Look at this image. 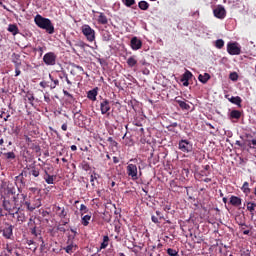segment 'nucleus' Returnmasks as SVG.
Listing matches in <instances>:
<instances>
[{"label":"nucleus","instance_id":"1","mask_svg":"<svg viewBox=\"0 0 256 256\" xmlns=\"http://www.w3.org/2000/svg\"><path fill=\"white\" fill-rule=\"evenodd\" d=\"M4 190V201L3 208L10 215L18 214L20 211L19 201L21 206H23L24 201L28 198L25 193H21L20 195H16V188L11 182L3 180L2 181V191Z\"/></svg>","mask_w":256,"mask_h":256},{"label":"nucleus","instance_id":"2","mask_svg":"<svg viewBox=\"0 0 256 256\" xmlns=\"http://www.w3.org/2000/svg\"><path fill=\"white\" fill-rule=\"evenodd\" d=\"M34 23L36 26L40 27V29H44L48 34H54L55 32V27L53 26L52 21L49 18H43L41 14H36Z\"/></svg>","mask_w":256,"mask_h":256},{"label":"nucleus","instance_id":"3","mask_svg":"<svg viewBox=\"0 0 256 256\" xmlns=\"http://www.w3.org/2000/svg\"><path fill=\"white\" fill-rule=\"evenodd\" d=\"M26 206L27 211L33 212L35 209L40 208L42 206V200L41 198H38L37 196L34 197L33 201H27V198L24 200V203H22V206Z\"/></svg>","mask_w":256,"mask_h":256},{"label":"nucleus","instance_id":"4","mask_svg":"<svg viewBox=\"0 0 256 256\" xmlns=\"http://www.w3.org/2000/svg\"><path fill=\"white\" fill-rule=\"evenodd\" d=\"M81 31H82V34L84 35V37H86V39L88 41H90V42L95 41V38H96L95 30L92 29V27L89 26V24H84L81 27Z\"/></svg>","mask_w":256,"mask_h":256},{"label":"nucleus","instance_id":"5","mask_svg":"<svg viewBox=\"0 0 256 256\" xmlns=\"http://www.w3.org/2000/svg\"><path fill=\"white\" fill-rule=\"evenodd\" d=\"M126 172L127 175L129 177H131L132 181H138L139 176H138V166L133 164V163H129V165L126 168Z\"/></svg>","mask_w":256,"mask_h":256},{"label":"nucleus","instance_id":"6","mask_svg":"<svg viewBox=\"0 0 256 256\" xmlns=\"http://www.w3.org/2000/svg\"><path fill=\"white\" fill-rule=\"evenodd\" d=\"M43 62L47 66H53L57 64V54L55 52H46L43 56Z\"/></svg>","mask_w":256,"mask_h":256},{"label":"nucleus","instance_id":"7","mask_svg":"<svg viewBox=\"0 0 256 256\" xmlns=\"http://www.w3.org/2000/svg\"><path fill=\"white\" fill-rule=\"evenodd\" d=\"M179 150L182 152H192L193 151V144L192 142L188 141V139H181L178 143Z\"/></svg>","mask_w":256,"mask_h":256},{"label":"nucleus","instance_id":"8","mask_svg":"<svg viewBox=\"0 0 256 256\" xmlns=\"http://www.w3.org/2000/svg\"><path fill=\"white\" fill-rule=\"evenodd\" d=\"M227 52L231 56H239V54H241V47L239 46L238 43H228Z\"/></svg>","mask_w":256,"mask_h":256},{"label":"nucleus","instance_id":"9","mask_svg":"<svg viewBox=\"0 0 256 256\" xmlns=\"http://www.w3.org/2000/svg\"><path fill=\"white\" fill-rule=\"evenodd\" d=\"M213 15L218 19H225L227 16V11L223 5H217L213 10Z\"/></svg>","mask_w":256,"mask_h":256},{"label":"nucleus","instance_id":"10","mask_svg":"<svg viewBox=\"0 0 256 256\" xmlns=\"http://www.w3.org/2000/svg\"><path fill=\"white\" fill-rule=\"evenodd\" d=\"M110 100H107V98H103L102 101L100 102V111L102 114H110Z\"/></svg>","mask_w":256,"mask_h":256},{"label":"nucleus","instance_id":"11","mask_svg":"<svg viewBox=\"0 0 256 256\" xmlns=\"http://www.w3.org/2000/svg\"><path fill=\"white\" fill-rule=\"evenodd\" d=\"M143 46V41L140 40V38L138 37H132L131 41H130V47L134 50V51H138V49H141Z\"/></svg>","mask_w":256,"mask_h":256},{"label":"nucleus","instance_id":"12","mask_svg":"<svg viewBox=\"0 0 256 256\" xmlns=\"http://www.w3.org/2000/svg\"><path fill=\"white\" fill-rule=\"evenodd\" d=\"M77 249H78V245L74 244V242L71 241V239H68L67 245L66 247H64V251L72 255V253L76 252Z\"/></svg>","mask_w":256,"mask_h":256},{"label":"nucleus","instance_id":"13","mask_svg":"<svg viewBox=\"0 0 256 256\" xmlns=\"http://www.w3.org/2000/svg\"><path fill=\"white\" fill-rule=\"evenodd\" d=\"M13 228H14L13 225H9V224L4 226V230H3L4 238H6V239H11L12 238Z\"/></svg>","mask_w":256,"mask_h":256},{"label":"nucleus","instance_id":"14","mask_svg":"<svg viewBox=\"0 0 256 256\" xmlns=\"http://www.w3.org/2000/svg\"><path fill=\"white\" fill-rule=\"evenodd\" d=\"M162 220H166L161 211H156V215H152L153 223H161Z\"/></svg>","mask_w":256,"mask_h":256},{"label":"nucleus","instance_id":"15","mask_svg":"<svg viewBox=\"0 0 256 256\" xmlns=\"http://www.w3.org/2000/svg\"><path fill=\"white\" fill-rule=\"evenodd\" d=\"M98 95V87H95V89L89 90L87 97L89 100H92V102H96Z\"/></svg>","mask_w":256,"mask_h":256},{"label":"nucleus","instance_id":"16","mask_svg":"<svg viewBox=\"0 0 256 256\" xmlns=\"http://www.w3.org/2000/svg\"><path fill=\"white\" fill-rule=\"evenodd\" d=\"M230 204H232V206H236L239 207L242 204V200L241 198H239V196H230Z\"/></svg>","mask_w":256,"mask_h":256},{"label":"nucleus","instance_id":"17","mask_svg":"<svg viewBox=\"0 0 256 256\" xmlns=\"http://www.w3.org/2000/svg\"><path fill=\"white\" fill-rule=\"evenodd\" d=\"M92 219V215L86 213L82 218H81V223L84 227H88L90 224V220Z\"/></svg>","mask_w":256,"mask_h":256},{"label":"nucleus","instance_id":"18","mask_svg":"<svg viewBox=\"0 0 256 256\" xmlns=\"http://www.w3.org/2000/svg\"><path fill=\"white\" fill-rule=\"evenodd\" d=\"M56 211L58 212L60 219H65V217H67L68 212L65 210V207L57 206Z\"/></svg>","mask_w":256,"mask_h":256},{"label":"nucleus","instance_id":"19","mask_svg":"<svg viewBox=\"0 0 256 256\" xmlns=\"http://www.w3.org/2000/svg\"><path fill=\"white\" fill-rule=\"evenodd\" d=\"M210 78H211V76L209 73L199 74V76H198L200 83H203V84L208 83Z\"/></svg>","mask_w":256,"mask_h":256},{"label":"nucleus","instance_id":"20","mask_svg":"<svg viewBox=\"0 0 256 256\" xmlns=\"http://www.w3.org/2000/svg\"><path fill=\"white\" fill-rule=\"evenodd\" d=\"M229 102L233 103L234 105L239 106L241 108V103L243 102L242 98L237 96V97H230L228 98Z\"/></svg>","mask_w":256,"mask_h":256},{"label":"nucleus","instance_id":"21","mask_svg":"<svg viewBox=\"0 0 256 256\" xmlns=\"http://www.w3.org/2000/svg\"><path fill=\"white\" fill-rule=\"evenodd\" d=\"M7 31L10 32L12 35L19 34V28L17 24H9Z\"/></svg>","mask_w":256,"mask_h":256},{"label":"nucleus","instance_id":"22","mask_svg":"<svg viewBox=\"0 0 256 256\" xmlns=\"http://www.w3.org/2000/svg\"><path fill=\"white\" fill-rule=\"evenodd\" d=\"M97 21L99 24H103V25L109 23L108 18L106 16V14H104V13H99Z\"/></svg>","mask_w":256,"mask_h":256},{"label":"nucleus","instance_id":"23","mask_svg":"<svg viewBox=\"0 0 256 256\" xmlns=\"http://www.w3.org/2000/svg\"><path fill=\"white\" fill-rule=\"evenodd\" d=\"M55 177L56 176H52L51 174H49L48 171H45L44 179L47 184H54Z\"/></svg>","mask_w":256,"mask_h":256},{"label":"nucleus","instance_id":"24","mask_svg":"<svg viewBox=\"0 0 256 256\" xmlns=\"http://www.w3.org/2000/svg\"><path fill=\"white\" fill-rule=\"evenodd\" d=\"M242 116V112L239 111L238 109H233L231 112H230V118L231 119H240Z\"/></svg>","mask_w":256,"mask_h":256},{"label":"nucleus","instance_id":"25","mask_svg":"<svg viewBox=\"0 0 256 256\" xmlns=\"http://www.w3.org/2000/svg\"><path fill=\"white\" fill-rule=\"evenodd\" d=\"M176 102L178 103V105L180 106L181 109L189 110L191 108V106L188 105V103H186V101L178 100V98H176Z\"/></svg>","mask_w":256,"mask_h":256},{"label":"nucleus","instance_id":"26","mask_svg":"<svg viewBox=\"0 0 256 256\" xmlns=\"http://www.w3.org/2000/svg\"><path fill=\"white\" fill-rule=\"evenodd\" d=\"M16 183L20 184V187L26 185V181L24 179L23 173L19 174V176L16 177Z\"/></svg>","mask_w":256,"mask_h":256},{"label":"nucleus","instance_id":"27","mask_svg":"<svg viewBox=\"0 0 256 256\" xmlns=\"http://www.w3.org/2000/svg\"><path fill=\"white\" fill-rule=\"evenodd\" d=\"M110 237L108 235L103 236V242L100 245V249H106L109 246Z\"/></svg>","mask_w":256,"mask_h":256},{"label":"nucleus","instance_id":"28","mask_svg":"<svg viewBox=\"0 0 256 256\" xmlns=\"http://www.w3.org/2000/svg\"><path fill=\"white\" fill-rule=\"evenodd\" d=\"M127 64L129 65V67H135V65L138 64V60L136 59L135 56H131V57H129V59L127 60Z\"/></svg>","mask_w":256,"mask_h":256},{"label":"nucleus","instance_id":"29","mask_svg":"<svg viewBox=\"0 0 256 256\" xmlns=\"http://www.w3.org/2000/svg\"><path fill=\"white\" fill-rule=\"evenodd\" d=\"M138 7L141 9V10H148V8L150 7L149 3L146 2L145 0H141L139 3H138Z\"/></svg>","mask_w":256,"mask_h":256},{"label":"nucleus","instance_id":"30","mask_svg":"<svg viewBox=\"0 0 256 256\" xmlns=\"http://www.w3.org/2000/svg\"><path fill=\"white\" fill-rule=\"evenodd\" d=\"M49 78L52 81V83L50 84V89H55V87L59 86V79H54L52 74H49Z\"/></svg>","mask_w":256,"mask_h":256},{"label":"nucleus","instance_id":"31","mask_svg":"<svg viewBox=\"0 0 256 256\" xmlns=\"http://www.w3.org/2000/svg\"><path fill=\"white\" fill-rule=\"evenodd\" d=\"M80 212H81V219L89 212L88 207L85 204H81L80 206Z\"/></svg>","mask_w":256,"mask_h":256},{"label":"nucleus","instance_id":"32","mask_svg":"<svg viewBox=\"0 0 256 256\" xmlns=\"http://www.w3.org/2000/svg\"><path fill=\"white\" fill-rule=\"evenodd\" d=\"M193 76V73L191 71L187 70L184 74H182L181 80H187L189 82V79H191Z\"/></svg>","mask_w":256,"mask_h":256},{"label":"nucleus","instance_id":"33","mask_svg":"<svg viewBox=\"0 0 256 256\" xmlns=\"http://www.w3.org/2000/svg\"><path fill=\"white\" fill-rule=\"evenodd\" d=\"M242 192H244L246 195L251 193V188H249V182H244L242 185Z\"/></svg>","mask_w":256,"mask_h":256},{"label":"nucleus","instance_id":"34","mask_svg":"<svg viewBox=\"0 0 256 256\" xmlns=\"http://www.w3.org/2000/svg\"><path fill=\"white\" fill-rule=\"evenodd\" d=\"M256 208V203H252L251 201L247 203V210L251 212V214H254Z\"/></svg>","mask_w":256,"mask_h":256},{"label":"nucleus","instance_id":"35","mask_svg":"<svg viewBox=\"0 0 256 256\" xmlns=\"http://www.w3.org/2000/svg\"><path fill=\"white\" fill-rule=\"evenodd\" d=\"M26 99H28V102H30V105L34 106L35 97L31 92H28L26 94Z\"/></svg>","mask_w":256,"mask_h":256},{"label":"nucleus","instance_id":"36","mask_svg":"<svg viewBox=\"0 0 256 256\" xmlns=\"http://www.w3.org/2000/svg\"><path fill=\"white\" fill-rule=\"evenodd\" d=\"M98 177L99 174L93 171V173L90 175V182L92 183V185H95V181H97Z\"/></svg>","mask_w":256,"mask_h":256},{"label":"nucleus","instance_id":"37","mask_svg":"<svg viewBox=\"0 0 256 256\" xmlns=\"http://www.w3.org/2000/svg\"><path fill=\"white\" fill-rule=\"evenodd\" d=\"M167 253L169 256H179V252L174 248H167Z\"/></svg>","mask_w":256,"mask_h":256},{"label":"nucleus","instance_id":"38","mask_svg":"<svg viewBox=\"0 0 256 256\" xmlns=\"http://www.w3.org/2000/svg\"><path fill=\"white\" fill-rule=\"evenodd\" d=\"M31 174L34 177H38L40 176V169L36 168L35 166H33V168L31 169Z\"/></svg>","mask_w":256,"mask_h":256},{"label":"nucleus","instance_id":"39","mask_svg":"<svg viewBox=\"0 0 256 256\" xmlns=\"http://www.w3.org/2000/svg\"><path fill=\"white\" fill-rule=\"evenodd\" d=\"M103 40H104V41H110V40H112V35H111V33L108 32V31L104 32V33H103Z\"/></svg>","mask_w":256,"mask_h":256},{"label":"nucleus","instance_id":"40","mask_svg":"<svg viewBox=\"0 0 256 256\" xmlns=\"http://www.w3.org/2000/svg\"><path fill=\"white\" fill-rule=\"evenodd\" d=\"M224 44H225V42H224V40H222V39H219V40H216V41H215V46H216V48H218V49L223 48Z\"/></svg>","mask_w":256,"mask_h":256},{"label":"nucleus","instance_id":"41","mask_svg":"<svg viewBox=\"0 0 256 256\" xmlns=\"http://www.w3.org/2000/svg\"><path fill=\"white\" fill-rule=\"evenodd\" d=\"M4 156L6 159H16V154H14V152L4 153Z\"/></svg>","mask_w":256,"mask_h":256},{"label":"nucleus","instance_id":"42","mask_svg":"<svg viewBox=\"0 0 256 256\" xmlns=\"http://www.w3.org/2000/svg\"><path fill=\"white\" fill-rule=\"evenodd\" d=\"M229 78H230L232 81H237V79L239 78V74H237L236 71H234L233 73H230V74H229Z\"/></svg>","mask_w":256,"mask_h":256},{"label":"nucleus","instance_id":"43","mask_svg":"<svg viewBox=\"0 0 256 256\" xmlns=\"http://www.w3.org/2000/svg\"><path fill=\"white\" fill-rule=\"evenodd\" d=\"M124 4L126 5V7H132L136 4V0H125Z\"/></svg>","mask_w":256,"mask_h":256},{"label":"nucleus","instance_id":"44","mask_svg":"<svg viewBox=\"0 0 256 256\" xmlns=\"http://www.w3.org/2000/svg\"><path fill=\"white\" fill-rule=\"evenodd\" d=\"M82 168H83L84 171H89V170H91L90 163H88V162H83V163H82Z\"/></svg>","mask_w":256,"mask_h":256},{"label":"nucleus","instance_id":"45","mask_svg":"<svg viewBox=\"0 0 256 256\" xmlns=\"http://www.w3.org/2000/svg\"><path fill=\"white\" fill-rule=\"evenodd\" d=\"M75 45L78 46L79 48H82V49H85L86 46H87L85 41H78Z\"/></svg>","mask_w":256,"mask_h":256},{"label":"nucleus","instance_id":"46","mask_svg":"<svg viewBox=\"0 0 256 256\" xmlns=\"http://www.w3.org/2000/svg\"><path fill=\"white\" fill-rule=\"evenodd\" d=\"M63 94L68 97V99L70 100H74L73 94H70V92H68V90H63Z\"/></svg>","mask_w":256,"mask_h":256},{"label":"nucleus","instance_id":"47","mask_svg":"<svg viewBox=\"0 0 256 256\" xmlns=\"http://www.w3.org/2000/svg\"><path fill=\"white\" fill-rule=\"evenodd\" d=\"M35 51H38V53H40V57H42L44 53V48L42 46H38Z\"/></svg>","mask_w":256,"mask_h":256},{"label":"nucleus","instance_id":"48","mask_svg":"<svg viewBox=\"0 0 256 256\" xmlns=\"http://www.w3.org/2000/svg\"><path fill=\"white\" fill-rule=\"evenodd\" d=\"M73 67L77 68L79 72H82L83 74L85 73V70L81 65L74 64Z\"/></svg>","mask_w":256,"mask_h":256},{"label":"nucleus","instance_id":"49","mask_svg":"<svg viewBox=\"0 0 256 256\" xmlns=\"http://www.w3.org/2000/svg\"><path fill=\"white\" fill-rule=\"evenodd\" d=\"M31 230V234L34 235V236H38V233H37V226H33L32 228H30Z\"/></svg>","mask_w":256,"mask_h":256},{"label":"nucleus","instance_id":"50","mask_svg":"<svg viewBox=\"0 0 256 256\" xmlns=\"http://www.w3.org/2000/svg\"><path fill=\"white\" fill-rule=\"evenodd\" d=\"M64 78L66 79V83L69 84V86H72L73 82L70 81L67 73H64Z\"/></svg>","mask_w":256,"mask_h":256},{"label":"nucleus","instance_id":"51","mask_svg":"<svg viewBox=\"0 0 256 256\" xmlns=\"http://www.w3.org/2000/svg\"><path fill=\"white\" fill-rule=\"evenodd\" d=\"M164 211H165V212L171 211V204H165V206H164Z\"/></svg>","mask_w":256,"mask_h":256},{"label":"nucleus","instance_id":"52","mask_svg":"<svg viewBox=\"0 0 256 256\" xmlns=\"http://www.w3.org/2000/svg\"><path fill=\"white\" fill-rule=\"evenodd\" d=\"M26 244H28V246H32L33 244H35V241H33L32 239H28L26 241Z\"/></svg>","mask_w":256,"mask_h":256},{"label":"nucleus","instance_id":"53","mask_svg":"<svg viewBox=\"0 0 256 256\" xmlns=\"http://www.w3.org/2000/svg\"><path fill=\"white\" fill-rule=\"evenodd\" d=\"M29 190H30V192H32V193L38 192V188H37V187H30Z\"/></svg>","mask_w":256,"mask_h":256},{"label":"nucleus","instance_id":"54","mask_svg":"<svg viewBox=\"0 0 256 256\" xmlns=\"http://www.w3.org/2000/svg\"><path fill=\"white\" fill-rule=\"evenodd\" d=\"M61 129L64 131V132H67V129H68V125L67 123L63 124Z\"/></svg>","mask_w":256,"mask_h":256},{"label":"nucleus","instance_id":"55","mask_svg":"<svg viewBox=\"0 0 256 256\" xmlns=\"http://www.w3.org/2000/svg\"><path fill=\"white\" fill-rule=\"evenodd\" d=\"M15 73H16V76H19V75H21V69H20V67L18 68H15Z\"/></svg>","mask_w":256,"mask_h":256},{"label":"nucleus","instance_id":"56","mask_svg":"<svg viewBox=\"0 0 256 256\" xmlns=\"http://www.w3.org/2000/svg\"><path fill=\"white\" fill-rule=\"evenodd\" d=\"M108 142H109V143H115V144H117V142L114 141V138H112V136H109Z\"/></svg>","mask_w":256,"mask_h":256},{"label":"nucleus","instance_id":"57","mask_svg":"<svg viewBox=\"0 0 256 256\" xmlns=\"http://www.w3.org/2000/svg\"><path fill=\"white\" fill-rule=\"evenodd\" d=\"M183 86L188 87L189 86V82L188 80H182Z\"/></svg>","mask_w":256,"mask_h":256},{"label":"nucleus","instance_id":"58","mask_svg":"<svg viewBox=\"0 0 256 256\" xmlns=\"http://www.w3.org/2000/svg\"><path fill=\"white\" fill-rule=\"evenodd\" d=\"M40 86L43 88L47 87V82L45 81L40 82Z\"/></svg>","mask_w":256,"mask_h":256},{"label":"nucleus","instance_id":"59","mask_svg":"<svg viewBox=\"0 0 256 256\" xmlns=\"http://www.w3.org/2000/svg\"><path fill=\"white\" fill-rule=\"evenodd\" d=\"M81 109H78L77 107L73 109V113L74 114H78L80 113Z\"/></svg>","mask_w":256,"mask_h":256},{"label":"nucleus","instance_id":"60","mask_svg":"<svg viewBox=\"0 0 256 256\" xmlns=\"http://www.w3.org/2000/svg\"><path fill=\"white\" fill-rule=\"evenodd\" d=\"M128 139L126 138V141H125V144H126V146L128 145V146H131V143H132V141H131V139H129L128 141H127Z\"/></svg>","mask_w":256,"mask_h":256},{"label":"nucleus","instance_id":"61","mask_svg":"<svg viewBox=\"0 0 256 256\" xmlns=\"http://www.w3.org/2000/svg\"><path fill=\"white\" fill-rule=\"evenodd\" d=\"M20 67H21V62L16 61L15 62V68H20Z\"/></svg>","mask_w":256,"mask_h":256},{"label":"nucleus","instance_id":"62","mask_svg":"<svg viewBox=\"0 0 256 256\" xmlns=\"http://www.w3.org/2000/svg\"><path fill=\"white\" fill-rule=\"evenodd\" d=\"M113 162H114V163H119V162H120V160H119V158H118V157H113Z\"/></svg>","mask_w":256,"mask_h":256},{"label":"nucleus","instance_id":"63","mask_svg":"<svg viewBox=\"0 0 256 256\" xmlns=\"http://www.w3.org/2000/svg\"><path fill=\"white\" fill-rule=\"evenodd\" d=\"M44 100H45V102L49 103V102H50V97H48L47 95H45Z\"/></svg>","mask_w":256,"mask_h":256},{"label":"nucleus","instance_id":"64","mask_svg":"<svg viewBox=\"0 0 256 256\" xmlns=\"http://www.w3.org/2000/svg\"><path fill=\"white\" fill-rule=\"evenodd\" d=\"M204 182H211L212 179L210 177H206L205 179H203Z\"/></svg>","mask_w":256,"mask_h":256}]
</instances>
